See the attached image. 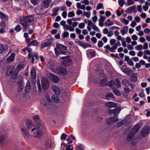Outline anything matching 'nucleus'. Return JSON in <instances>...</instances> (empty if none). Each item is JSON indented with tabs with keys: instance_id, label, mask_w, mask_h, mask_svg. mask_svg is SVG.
Returning a JSON list of instances; mask_svg holds the SVG:
<instances>
[{
	"instance_id": "nucleus-10",
	"label": "nucleus",
	"mask_w": 150,
	"mask_h": 150,
	"mask_svg": "<svg viewBox=\"0 0 150 150\" xmlns=\"http://www.w3.org/2000/svg\"><path fill=\"white\" fill-rule=\"evenodd\" d=\"M118 120L117 117H110L107 118V123L109 125H112L113 122H115Z\"/></svg>"
},
{
	"instance_id": "nucleus-57",
	"label": "nucleus",
	"mask_w": 150,
	"mask_h": 150,
	"mask_svg": "<svg viewBox=\"0 0 150 150\" xmlns=\"http://www.w3.org/2000/svg\"><path fill=\"white\" fill-rule=\"evenodd\" d=\"M103 7V5L102 3H100L98 4L97 7H96V9L97 10H99L100 9L102 8Z\"/></svg>"
},
{
	"instance_id": "nucleus-31",
	"label": "nucleus",
	"mask_w": 150,
	"mask_h": 150,
	"mask_svg": "<svg viewBox=\"0 0 150 150\" xmlns=\"http://www.w3.org/2000/svg\"><path fill=\"white\" fill-rule=\"evenodd\" d=\"M0 15L1 18L2 19L5 21H7L8 20L7 16L2 12H0Z\"/></svg>"
},
{
	"instance_id": "nucleus-51",
	"label": "nucleus",
	"mask_w": 150,
	"mask_h": 150,
	"mask_svg": "<svg viewBox=\"0 0 150 150\" xmlns=\"http://www.w3.org/2000/svg\"><path fill=\"white\" fill-rule=\"evenodd\" d=\"M83 14H84L87 18H89L91 15V13L90 12H84L83 13Z\"/></svg>"
},
{
	"instance_id": "nucleus-48",
	"label": "nucleus",
	"mask_w": 150,
	"mask_h": 150,
	"mask_svg": "<svg viewBox=\"0 0 150 150\" xmlns=\"http://www.w3.org/2000/svg\"><path fill=\"white\" fill-rule=\"evenodd\" d=\"M75 15L74 11L69 12L68 13V16L69 17H71L74 16Z\"/></svg>"
},
{
	"instance_id": "nucleus-55",
	"label": "nucleus",
	"mask_w": 150,
	"mask_h": 150,
	"mask_svg": "<svg viewBox=\"0 0 150 150\" xmlns=\"http://www.w3.org/2000/svg\"><path fill=\"white\" fill-rule=\"evenodd\" d=\"M118 3L119 5L121 6H122L124 4V0H119L118 1Z\"/></svg>"
},
{
	"instance_id": "nucleus-3",
	"label": "nucleus",
	"mask_w": 150,
	"mask_h": 150,
	"mask_svg": "<svg viewBox=\"0 0 150 150\" xmlns=\"http://www.w3.org/2000/svg\"><path fill=\"white\" fill-rule=\"evenodd\" d=\"M31 132H34L33 136L39 138L42 135L41 130L39 128H33L31 130Z\"/></svg>"
},
{
	"instance_id": "nucleus-32",
	"label": "nucleus",
	"mask_w": 150,
	"mask_h": 150,
	"mask_svg": "<svg viewBox=\"0 0 150 150\" xmlns=\"http://www.w3.org/2000/svg\"><path fill=\"white\" fill-rule=\"evenodd\" d=\"M39 44L37 40H34L32 41L30 43L28 44V46H30V45H33L34 46H36Z\"/></svg>"
},
{
	"instance_id": "nucleus-22",
	"label": "nucleus",
	"mask_w": 150,
	"mask_h": 150,
	"mask_svg": "<svg viewBox=\"0 0 150 150\" xmlns=\"http://www.w3.org/2000/svg\"><path fill=\"white\" fill-rule=\"evenodd\" d=\"M28 22L31 23L34 20L33 16V15H30L23 17Z\"/></svg>"
},
{
	"instance_id": "nucleus-52",
	"label": "nucleus",
	"mask_w": 150,
	"mask_h": 150,
	"mask_svg": "<svg viewBox=\"0 0 150 150\" xmlns=\"http://www.w3.org/2000/svg\"><path fill=\"white\" fill-rule=\"evenodd\" d=\"M33 119L36 121H39L40 120L39 116L38 115H35L33 117Z\"/></svg>"
},
{
	"instance_id": "nucleus-46",
	"label": "nucleus",
	"mask_w": 150,
	"mask_h": 150,
	"mask_svg": "<svg viewBox=\"0 0 150 150\" xmlns=\"http://www.w3.org/2000/svg\"><path fill=\"white\" fill-rule=\"evenodd\" d=\"M21 26L19 25H17L15 28V30L17 32L20 31L21 30Z\"/></svg>"
},
{
	"instance_id": "nucleus-58",
	"label": "nucleus",
	"mask_w": 150,
	"mask_h": 150,
	"mask_svg": "<svg viewBox=\"0 0 150 150\" xmlns=\"http://www.w3.org/2000/svg\"><path fill=\"white\" fill-rule=\"evenodd\" d=\"M122 40H122V41H121L122 43V45L123 47H126V43L125 41V39L124 38H123Z\"/></svg>"
},
{
	"instance_id": "nucleus-44",
	"label": "nucleus",
	"mask_w": 150,
	"mask_h": 150,
	"mask_svg": "<svg viewBox=\"0 0 150 150\" xmlns=\"http://www.w3.org/2000/svg\"><path fill=\"white\" fill-rule=\"evenodd\" d=\"M115 81H116V83L117 87L118 88H120L121 86V85L119 81V79L117 78L115 79Z\"/></svg>"
},
{
	"instance_id": "nucleus-47",
	"label": "nucleus",
	"mask_w": 150,
	"mask_h": 150,
	"mask_svg": "<svg viewBox=\"0 0 150 150\" xmlns=\"http://www.w3.org/2000/svg\"><path fill=\"white\" fill-rule=\"evenodd\" d=\"M113 91L114 94L117 96H119L120 95L121 93L119 91L116 89H114L113 90Z\"/></svg>"
},
{
	"instance_id": "nucleus-59",
	"label": "nucleus",
	"mask_w": 150,
	"mask_h": 150,
	"mask_svg": "<svg viewBox=\"0 0 150 150\" xmlns=\"http://www.w3.org/2000/svg\"><path fill=\"white\" fill-rule=\"evenodd\" d=\"M85 24L83 23H80L79 25V27L81 29H83L85 27Z\"/></svg>"
},
{
	"instance_id": "nucleus-36",
	"label": "nucleus",
	"mask_w": 150,
	"mask_h": 150,
	"mask_svg": "<svg viewBox=\"0 0 150 150\" xmlns=\"http://www.w3.org/2000/svg\"><path fill=\"white\" fill-rule=\"evenodd\" d=\"M105 25L110 26L113 25L114 24V23L113 21L111 22L110 19H108L107 20V22H105Z\"/></svg>"
},
{
	"instance_id": "nucleus-33",
	"label": "nucleus",
	"mask_w": 150,
	"mask_h": 150,
	"mask_svg": "<svg viewBox=\"0 0 150 150\" xmlns=\"http://www.w3.org/2000/svg\"><path fill=\"white\" fill-rule=\"evenodd\" d=\"M121 70L124 73L128 74L131 71L128 68H121Z\"/></svg>"
},
{
	"instance_id": "nucleus-34",
	"label": "nucleus",
	"mask_w": 150,
	"mask_h": 150,
	"mask_svg": "<svg viewBox=\"0 0 150 150\" xmlns=\"http://www.w3.org/2000/svg\"><path fill=\"white\" fill-rule=\"evenodd\" d=\"M107 83L106 79L104 78L102 80L100 81V85L101 86H103L105 85Z\"/></svg>"
},
{
	"instance_id": "nucleus-23",
	"label": "nucleus",
	"mask_w": 150,
	"mask_h": 150,
	"mask_svg": "<svg viewBox=\"0 0 150 150\" xmlns=\"http://www.w3.org/2000/svg\"><path fill=\"white\" fill-rule=\"evenodd\" d=\"M8 48L7 46H4L2 44H0V54H2L4 52L6 51Z\"/></svg>"
},
{
	"instance_id": "nucleus-19",
	"label": "nucleus",
	"mask_w": 150,
	"mask_h": 150,
	"mask_svg": "<svg viewBox=\"0 0 150 150\" xmlns=\"http://www.w3.org/2000/svg\"><path fill=\"white\" fill-rule=\"evenodd\" d=\"M15 54L14 53H12L11 55L9 56L7 59V61L8 62H11L14 60Z\"/></svg>"
},
{
	"instance_id": "nucleus-17",
	"label": "nucleus",
	"mask_w": 150,
	"mask_h": 150,
	"mask_svg": "<svg viewBox=\"0 0 150 150\" xmlns=\"http://www.w3.org/2000/svg\"><path fill=\"white\" fill-rule=\"evenodd\" d=\"M13 72V67L12 66H10L7 68L6 72V74L8 76H9L11 74H12Z\"/></svg>"
},
{
	"instance_id": "nucleus-11",
	"label": "nucleus",
	"mask_w": 150,
	"mask_h": 150,
	"mask_svg": "<svg viewBox=\"0 0 150 150\" xmlns=\"http://www.w3.org/2000/svg\"><path fill=\"white\" fill-rule=\"evenodd\" d=\"M150 130L147 127H146L142 129L141 132V134L143 136L146 137V135L149 134Z\"/></svg>"
},
{
	"instance_id": "nucleus-20",
	"label": "nucleus",
	"mask_w": 150,
	"mask_h": 150,
	"mask_svg": "<svg viewBox=\"0 0 150 150\" xmlns=\"http://www.w3.org/2000/svg\"><path fill=\"white\" fill-rule=\"evenodd\" d=\"M59 9V7H56L53 8L52 10V13L51 15V16L53 17L57 15L58 14L57 13Z\"/></svg>"
},
{
	"instance_id": "nucleus-56",
	"label": "nucleus",
	"mask_w": 150,
	"mask_h": 150,
	"mask_svg": "<svg viewBox=\"0 0 150 150\" xmlns=\"http://www.w3.org/2000/svg\"><path fill=\"white\" fill-rule=\"evenodd\" d=\"M71 145H69L67 146L66 150H74L73 149V147L71 146Z\"/></svg>"
},
{
	"instance_id": "nucleus-43",
	"label": "nucleus",
	"mask_w": 150,
	"mask_h": 150,
	"mask_svg": "<svg viewBox=\"0 0 150 150\" xmlns=\"http://www.w3.org/2000/svg\"><path fill=\"white\" fill-rule=\"evenodd\" d=\"M92 28L94 30L97 32H100V30L99 28L96 25L94 24L92 25Z\"/></svg>"
},
{
	"instance_id": "nucleus-35",
	"label": "nucleus",
	"mask_w": 150,
	"mask_h": 150,
	"mask_svg": "<svg viewBox=\"0 0 150 150\" xmlns=\"http://www.w3.org/2000/svg\"><path fill=\"white\" fill-rule=\"evenodd\" d=\"M122 84L125 86H128L129 85V81L126 79H123L122 81Z\"/></svg>"
},
{
	"instance_id": "nucleus-21",
	"label": "nucleus",
	"mask_w": 150,
	"mask_h": 150,
	"mask_svg": "<svg viewBox=\"0 0 150 150\" xmlns=\"http://www.w3.org/2000/svg\"><path fill=\"white\" fill-rule=\"evenodd\" d=\"M53 101L56 103H58L60 102V99L56 95H53L52 96Z\"/></svg>"
},
{
	"instance_id": "nucleus-4",
	"label": "nucleus",
	"mask_w": 150,
	"mask_h": 150,
	"mask_svg": "<svg viewBox=\"0 0 150 150\" xmlns=\"http://www.w3.org/2000/svg\"><path fill=\"white\" fill-rule=\"evenodd\" d=\"M61 59H64L61 63L62 65L63 66H68L72 63L71 60L68 57H62Z\"/></svg>"
},
{
	"instance_id": "nucleus-49",
	"label": "nucleus",
	"mask_w": 150,
	"mask_h": 150,
	"mask_svg": "<svg viewBox=\"0 0 150 150\" xmlns=\"http://www.w3.org/2000/svg\"><path fill=\"white\" fill-rule=\"evenodd\" d=\"M91 45L88 43H83L82 47L84 48H86L88 47H91Z\"/></svg>"
},
{
	"instance_id": "nucleus-42",
	"label": "nucleus",
	"mask_w": 150,
	"mask_h": 150,
	"mask_svg": "<svg viewBox=\"0 0 150 150\" xmlns=\"http://www.w3.org/2000/svg\"><path fill=\"white\" fill-rule=\"evenodd\" d=\"M76 150H84V149L81 144H79L76 147Z\"/></svg>"
},
{
	"instance_id": "nucleus-15",
	"label": "nucleus",
	"mask_w": 150,
	"mask_h": 150,
	"mask_svg": "<svg viewBox=\"0 0 150 150\" xmlns=\"http://www.w3.org/2000/svg\"><path fill=\"white\" fill-rule=\"evenodd\" d=\"M52 89L54 93L57 95H59L60 93V91L58 87L55 85H53L51 86Z\"/></svg>"
},
{
	"instance_id": "nucleus-26",
	"label": "nucleus",
	"mask_w": 150,
	"mask_h": 150,
	"mask_svg": "<svg viewBox=\"0 0 150 150\" xmlns=\"http://www.w3.org/2000/svg\"><path fill=\"white\" fill-rule=\"evenodd\" d=\"M128 27L127 26H124L122 30H120V32L122 35H124L128 32Z\"/></svg>"
},
{
	"instance_id": "nucleus-9",
	"label": "nucleus",
	"mask_w": 150,
	"mask_h": 150,
	"mask_svg": "<svg viewBox=\"0 0 150 150\" xmlns=\"http://www.w3.org/2000/svg\"><path fill=\"white\" fill-rule=\"evenodd\" d=\"M58 71L57 73L61 74L62 76H65L68 74V72L67 70L62 67H59L57 69Z\"/></svg>"
},
{
	"instance_id": "nucleus-54",
	"label": "nucleus",
	"mask_w": 150,
	"mask_h": 150,
	"mask_svg": "<svg viewBox=\"0 0 150 150\" xmlns=\"http://www.w3.org/2000/svg\"><path fill=\"white\" fill-rule=\"evenodd\" d=\"M127 6H129L134 4V1L133 0H127Z\"/></svg>"
},
{
	"instance_id": "nucleus-27",
	"label": "nucleus",
	"mask_w": 150,
	"mask_h": 150,
	"mask_svg": "<svg viewBox=\"0 0 150 150\" xmlns=\"http://www.w3.org/2000/svg\"><path fill=\"white\" fill-rule=\"evenodd\" d=\"M30 74L31 78L33 79H35L36 77V71L34 68H33L31 69Z\"/></svg>"
},
{
	"instance_id": "nucleus-2",
	"label": "nucleus",
	"mask_w": 150,
	"mask_h": 150,
	"mask_svg": "<svg viewBox=\"0 0 150 150\" xmlns=\"http://www.w3.org/2000/svg\"><path fill=\"white\" fill-rule=\"evenodd\" d=\"M20 23L23 26V31H26L28 30L30 28V26L28 23V22L24 17L20 20Z\"/></svg>"
},
{
	"instance_id": "nucleus-16",
	"label": "nucleus",
	"mask_w": 150,
	"mask_h": 150,
	"mask_svg": "<svg viewBox=\"0 0 150 150\" xmlns=\"http://www.w3.org/2000/svg\"><path fill=\"white\" fill-rule=\"evenodd\" d=\"M105 105L108 107L110 108H113L116 107L117 106V104L112 102H107L105 103Z\"/></svg>"
},
{
	"instance_id": "nucleus-5",
	"label": "nucleus",
	"mask_w": 150,
	"mask_h": 150,
	"mask_svg": "<svg viewBox=\"0 0 150 150\" xmlns=\"http://www.w3.org/2000/svg\"><path fill=\"white\" fill-rule=\"evenodd\" d=\"M42 87L45 90H47L49 87V83L46 77H43L41 81Z\"/></svg>"
},
{
	"instance_id": "nucleus-41",
	"label": "nucleus",
	"mask_w": 150,
	"mask_h": 150,
	"mask_svg": "<svg viewBox=\"0 0 150 150\" xmlns=\"http://www.w3.org/2000/svg\"><path fill=\"white\" fill-rule=\"evenodd\" d=\"M135 49L137 50H141L143 49V46L141 44L137 45L135 47Z\"/></svg>"
},
{
	"instance_id": "nucleus-39",
	"label": "nucleus",
	"mask_w": 150,
	"mask_h": 150,
	"mask_svg": "<svg viewBox=\"0 0 150 150\" xmlns=\"http://www.w3.org/2000/svg\"><path fill=\"white\" fill-rule=\"evenodd\" d=\"M120 45L121 44L120 42L117 41V42L112 46V48L115 51V50L117 49V46H120Z\"/></svg>"
},
{
	"instance_id": "nucleus-30",
	"label": "nucleus",
	"mask_w": 150,
	"mask_h": 150,
	"mask_svg": "<svg viewBox=\"0 0 150 150\" xmlns=\"http://www.w3.org/2000/svg\"><path fill=\"white\" fill-rule=\"evenodd\" d=\"M22 81H21V82H18V91L19 92L21 91L24 88L23 85L22 84Z\"/></svg>"
},
{
	"instance_id": "nucleus-45",
	"label": "nucleus",
	"mask_w": 150,
	"mask_h": 150,
	"mask_svg": "<svg viewBox=\"0 0 150 150\" xmlns=\"http://www.w3.org/2000/svg\"><path fill=\"white\" fill-rule=\"evenodd\" d=\"M100 18L98 20L99 22H103L106 19V17L103 16H100Z\"/></svg>"
},
{
	"instance_id": "nucleus-14",
	"label": "nucleus",
	"mask_w": 150,
	"mask_h": 150,
	"mask_svg": "<svg viewBox=\"0 0 150 150\" xmlns=\"http://www.w3.org/2000/svg\"><path fill=\"white\" fill-rule=\"evenodd\" d=\"M50 79L54 82L55 83H57L59 80V78L57 76L54 75L53 74H50Z\"/></svg>"
},
{
	"instance_id": "nucleus-40",
	"label": "nucleus",
	"mask_w": 150,
	"mask_h": 150,
	"mask_svg": "<svg viewBox=\"0 0 150 150\" xmlns=\"http://www.w3.org/2000/svg\"><path fill=\"white\" fill-rule=\"evenodd\" d=\"M113 95L111 93H108L106 95V97L108 100H109L110 98H113Z\"/></svg>"
},
{
	"instance_id": "nucleus-29",
	"label": "nucleus",
	"mask_w": 150,
	"mask_h": 150,
	"mask_svg": "<svg viewBox=\"0 0 150 150\" xmlns=\"http://www.w3.org/2000/svg\"><path fill=\"white\" fill-rule=\"evenodd\" d=\"M137 74L135 73L134 74L132 75L130 77V80L132 82H135L137 80Z\"/></svg>"
},
{
	"instance_id": "nucleus-1",
	"label": "nucleus",
	"mask_w": 150,
	"mask_h": 150,
	"mask_svg": "<svg viewBox=\"0 0 150 150\" xmlns=\"http://www.w3.org/2000/svg\"><path fill=\"white\" fill-rule=\"evenodd\" d=\"M67 47L63 45L58 43L54 48L55 54L58 56L60 54H64L67 53Z\"/></svg>"
},
{
	"instance_id": "nucleus-37",
	"label": "nucleus",
	"mask_w": 150,
	"mask_h": 150,
	"mask_svg": "<svg viewBox=\"0 0 150 150\" xmlns=\"http://www.w3.org/2000/svg\"><path fill=\"white\" fill-rule=\"evenodd\" d=\"M104 48L107 49H108L109 51L111 52H115L114 50L112 49V47H110V46L109 45H107L105 46L104 47Z\"/></svg>"
},
{
	"instance_id": "nucleus-60",
	"label": "nucleus",
	"mask_w": 150,
	"mask_h": 150,
	"mask_svg": "<svg viewBox=\"0 0 150 150\" xmlns=\"http://www.w3.org/2000/svg\"><path fill=\"white\" fill-rule=\"evenodd\" d=\"M115 42H116V40L114 39H111L110 40V44L111 45H112L114 44L115 43Z\"/></svg>"
},
{
	"instance_id": "nucleus-18",
	"label": "nucleus",
	"mask_w": 150,
	"mask_h": 150,
	"mask_svg": "<svg viewBox=\"0 0 150 150\" xmlns=\"http://www.w3.org/2000/svg\"><path fill=\"white\" fill-rule=\"evenodd\" d=\"M140 128V125L139 124H137L132 129L131 132L134 134L136 133L139 130Z\"/></svg>"
},
{
	"instance_id": "nucleus-61",
	"label": "nucleus",
	"mask_w": 150,
	"mask_h": 150,
	"mask_svg": "<svg viewBox=\"0 0 150 150\" xmlns=\"http://www.w3.org/2000/svg\"><path fill=\"white\" fill-rule=\"evenodd\" d=\"M103 45V43L102 41H99L98 42V46L99 47H102Z\"/></svg>"
},
{
	"instance_id": "nucleus-28",
	"label": "nucleus",
	"mask_w": 150,
	"mask_h": 150,
	"mask_svg": "<svg viewBox=\"0 0 150 150\" xmlns=\"http://www.w3.org/2000/svg\"><path fill=\"white\" fill-rule=\"evenodd\" d=\"M30 90V83L29 82H28L25 86V90L26 93H29Z\"/></svg>"
},
{
	"instance_id": "nucleus-62",
	"label": "nucleus",
	"mask_w": 150,
	"mask_h": 150,
	"mask_svg": "<svg viewBox=\"0 0 150 150\" xmlns=\"http://www.w3.org/2000/svg\"><path fill=\"white\" fill-rule=\"evenodd\" d=\"M67 135L66 134H62L61 136V139H64L65 140L66 139V137H67Z\"/></svg>"
},
{
	"instance_id": "nucleus-8",
	"label": "nucleus",
	"mask_w": 150,
	"mask_h": 150,
	"mask_svg": "<svg viewBox=\"0 0 150 150\" xmlns=\"http://www.w3.org/2000/svg\"><path fill=\"white\" fill-rule=\"evenodd\" d=\"M51 101L50 99L49 96H47L46 98L43 99L42 101V104L44 107H47L48 105Z\"/></svg>"
},
{
	"instance_id": "nucleus-53",
	"label": "nucleus",
	"mask_w": 150,
	"mask_h": 150,
	"mask_svg": "<svg viewBox=\"0 0 150 150\" xmlns=\"http://www.w3.org/2000/svg\"><path fill=\"white\" fill-rule=\"evenodd\" d=\"M37 84L38 89V91L39 92H41L42 91V89L41 88V86L40 85L39 79L37 81Z\"/></svg>"
},
{
	"instance_id": "nucleus-38",
	"label": "nucleus",
	"mask_w": 150,
	"mask_h": 150,
	"mask_svg": "<svg viewBox=\"0 0 150 150\" xmlns=\"http://www.w3.org/2000/svg\"><path fill=\"white\" fill-rule=\"evenodd\" d=\"M126 122L125 120H124L120 122H118L117 125V127H120L123 125Z\"/></svg>"
},
{
	"instance_id": "nucleus-63",
	"label": "nucleus",
	"mask_w": 150,
	"mask_h": 150,
	"mask_svg": "<svg viewBox=\"0 0 150 150\" xmlns=\"http://www.w3.org/2000/svg\"><path fill=\"white\" fill-rule=\"evenodd\" d=\"M148 48V44L147 42L144 43L143 46V49H147Z\"/></svg>"
},
{
	"instance_id": "nucleus-12",
	"label": "nucleus",
	"mask_w": 150,
	"mask_h": 150,
	"mask_svg": "<svg viewBox=\"0 0 150 150\" xmlns=\"http://www.w3.org/2000/svg\"><path fill=\"white\" fill-rule=\"evenodd\" d=\"M52 42V40L51 39H47L45 40L44 43L41 45V48L43 49L44 47L50 45Z\"/></svg>"
},
{
	"instance_id": "nucleus-13",
	"label": "nucleus",
	"mask_w": 150,
	"mask_h": 150,
	"mask_svg": "<svg viewBox=\"0 0 150 150\" xmlns=\"http://www.w3.org/2000/svg\"><path fill=\"white\" fill-rule=\"evenodd\" d=\"M21 132L22 134L25 139H29L30 136L29 134L27 131L24 128H22L21 129Z\"/></svg>"
},
{
	"instance_id": "nucleus-6",
	"label": "nucleus",
	"mask_w": 150,
	"mask_h": 150,
	"mask_svg": "<svg viewBox=\"0 0 150 150\" xmlns=\"http://www.w3.org/2000/svg\"><path fill=\"white\" fill-rule=\"evenodd\" d=\"M34 57L37 60L39 59V57L36 53H34L32 54L31 53H28V58L29 60H31V62L32 63H33L35 61Z\"/></svg>"
},
{
	"instance_id": "nucleus-7",
	"label": "nucleus",
	"mask_w": 150,
	"mask_h": 150,
	"mask_svg": "<svg viewBox=\"0 0 150 150\" xmlns=\"http://www.w3.org/2000/svg\"><path fill=\"white\" fill-rule=\"evenodd\" d=\"M121 110V108L118 107L113 110L110 109L108 110L109 114L110 115L113 114V115H116L120 113Z\"/></svg>"
},
{
	"instance_id": "nucleus-64",
	"label": "nucleus",
	"mask_w": 150,
	"mask_h": 150,
	"mask_svg": "<svg viewBox=\"0 0 150 150\" xmlns=\"http://www.w3.org/2000/svg\"><path fill=\"white\" fill-rule=\"evenodd\" d=\"M139 41L141 43H143L146 41L145 38L143 37H141L139 38Z\"/></svg>"
},
{
	"instance_id": "nucleus-50",
	"label": "nucleus",
	"mask_w": 150,
	"mask_h": 150,
	"mask_svg": "<svg viewBox=\"0 0 150 150\" xmlns=\"http://www.w3.org/2000/svg\"><path fill=\"white\" fill-rule=\"evenodd\" d=\"M24 67V66L23 65L21 64H18L17 67L16 69L18 72L21 69L23 68Z\"/></svg>"
},
{
	"instance_id": "nucleus-24",
	"label": "nucleus",
	"mask_w": 150,
	"mask_h": 150,
	"mask_svg": "<svg viewBox=\"0 0 150 150\" xmlns=\"http://www.w3.org/2000/svg\"><path fill=\"white\" fill-rule=\"evenodd\" d=\"M52 0H45L43 2V5L46 8H48Z\"/></svg>"
},
{
	"instance_id": "nucleus-25",
	"label": "nucleus",
	"mask_w": 150,
	"mask_h": 150,
	"mask_svg": "<svg viewBox=\"0 0 150 150\" xmlns=\"http://www.w3.org/2000/svg\"><path fill=\"white\" fill-rule=\"evenodd\" d=\"M134 134L132 132L129 133L127 137V140L129 142L132 141L134 138Z\"/></svg>"
}]
</instances>
